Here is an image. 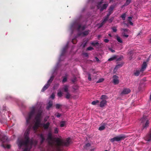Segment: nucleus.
Returning <instances> with one entry per match:
<instances>
[{
	"label": "nucleus",
	"instance_id": "f257e3e1",
	"mask_svg": "<svg viewBox=\"0 0 151 151\" xmlns=\"http://www.w3.org/2000/svg\"><path fill=\"white\" fill-rule=\"evenodd\" d=\"M30 131V129L28 128L26 130L24 135V139L20 141L19 143V145L20 147L24 146L27 147L29 142V134ZM27 148H25L23 151H27Z\"/></svg>",
	"mask_w": 151,
	"mask_h": 151
},
{
	"label": "nucleus",
	"instance_id": "f03ea898",
	"mask_svg": "<svg viewBox=\"0 0 151 151\" xmlns=\"http://www.w3.org/2000/svg\"><path fill=\"white\" fill-rule=\"evenodd\" d=\"M42 113V111L40 109H39L37 112V114L35 117L36 122L33 127V128L35 130H36L40 124Z\"/></svg>",
	"mask_w": 151,
	"mask_h": 151
},
{
	"label": "nucleus",
	"instance_id": "7ed1b4c3",
	"mask_svg": "<svg viewBox=\"0 0 151 151\" xmlns=\"http://www.w3.org/2000/svg\"><path fill=\"white\" fill-rule=\"evenodd\" d=\"M55 142L56 145L58 147L64 145L68 146L71 142V139L70 138H67L65 141H63L59 138L56 139Z\"/></svg>",
	"mask_w": 151,
	"mask_h": 151
},
{
	"label": "nucleus",
	"instance_id": "20e7f679",
	"mask_svg": "<svg viewBox=\"0 0 151 151\" xmlns=\"http://www.w3.org/2000/svg\"><path fill=\"white\" fill-rule=\"evenodd\" d=\"M35 111V107H32V109L28 113L27 116L26 117V123L27 124H30V120L34 114Z\"/></svg>",
	"mask_w": 151,
	"mask_h": 151
},
{
	"label": "nucleus",
	"instance_id": "39448f33",
	"mask_svg": "<svg viewBox=\"0 0 151 151\" xmlns=\"http://www.w3.org/2000/svg\"><path fill=\"white\" fill-rule=\"evenodd\" d=\"M140 120L143 129L147 128L148 127L150 122L147 116H144Z\"/></svg>",
	"mask_w": 151,
	"mask_h": 151
},
{
	"label": "nucleus",
	"instance_id": "423d86ee",
	"mask_svg": "<svg viewBox=\"0 0 151 151\" xmlns=\"http://www.w3.org/2000/svg\"><path fill=\"white\" fill-rule=\"evenodd\" d=\"M126 137L125 135L124 134H122L111 139H110V141L112 142L115 141L119 142L124 140Z\"/></svg>",
	"mask_w": 151,
	"mask_h": 151
},
{
	"label": "nucleus",
	"instance_id": "0eeeda50",
	"mask_svg": "<svg viewBox=\"0 0 151 151\" xmlns=\"http://www.w3.org/2000/svg\"><path fill=\"white\" fill-rule=\"evenodd\" d=\"M47 139L48 141L49 145L52 146L54 145V143L52 137V134L51 132H50L48 133Z\"/></svg>",
	"mask_w": 151,
	"mask_h": 151
},
{
	"label": "nucleus",
	"instance_id": "6e6552de",
	"mask_svg": "<svg viewBox=\"0 0 151 151\" xmlns=\"http://www.w3.org/2000/svg\"><path fill=\"white\" fill-rule=\"evenodd\" d=\"M144 139L146 141H151V129L148 133L144 137Z\"/></svg>",
	"mask_w": 151,
	"mask_h": 151
},
{
	"label": "nucleus",
	"instance_id": "1a4fd4ad",
	"mask_svg": "<svg viewBox=\"0 0 151 151\" xmlns=\"http://www.w3.org/2000/svg\"><path fill=\"white\" fill-rule=\"evenodd\" d=\"M119 77L116 75H114L113 77V83L114 85L117 84L119 83V81L118 79Z\"/></svg>",
	"mask_w": 151,
	"mask_h": 151
},
{
	"label": "nucleus",
	"instance_id": "9d476101",
	"mask_svg": "<svg viewBox=\"0 0 151 151\" xmlns=\"http://www.w3.org/2000/svg\"><path fill=\"white\" fill-rule=\"evenodd\" d=\"M131 92V90L128 88H124L122 92L121 93V95H124L127 94L129 93H130Z\"/></svg>",
	"mask_w": 151,
	"mask_h": 151
},
{
	"label": "nucleus",
	"instance_id": "9b49d317",
	"mask_svg": "<svg viewBox=\"0 0 151 151\" xmlns=\"http://www.w3.org/2000/svg\"><path fill=\"white\" fill-rule=\"evenodd\" d=\"M147 66V63L144 61L143 62L142 66V68L140 69V71L143 72L145 70Z\"/></svg>",
	"mask_w": 151,
	"mask_h": 151
},
{
	"label": "nucleus",
	"instance_id": "f8f14e48",
	"mask_svg": "<svg viewBox=\"0 0 151 151\" xmlns=\"http://www.w3.org/2000/svg\"><path fill=\"white\" fill-rule=\"evenodd\" d=\"M107 101L106 100H102L100 102L99 106L100 107L103 108L107 105Z\"/></svg>",
	"mask_w": 151,
	"mask_h": 151
},
{
	"label": "nucleus",
	"instance_id": "ddd939ff",
	"mask_svg": "<svg viewBox=\"0 0 151 151\" xmlns=\"http://www.w3.org/2000/svg\"><path fill=\"white\" fill-rule=\"evenodd\" d=\"M50 123L49 122H47L46 124H42V125L45 129H48Z\"/></svg>",
	"mask_w": 151,
	"mask_h": 151
},
{
	"label": "nucleus",
	"instance_id": "4468645a",
	"mask_svg": "<svg viewBox=\"0 0 151 151\" xmlns=\"http://www.w3.org/2000/svg\"><path fill=\"white\" fill-rule=\"evenodd\" d=\"M114 7L112 6H110L109 9V12L106 16L107 17H109L110 15L113 13V10L114 9Z\"/></svg>",
	"mask_w": 151,
	"mask_h": 151
},
{
	"label": "nucleus",
	"instance_id": "2eb2a0df",
	"mask_svg": "<svg viewBox=\"0 0 151 151\" xmlns=\"http://www.w3.org/2000/svg\"><path fill=\"white\" fill-rule=\"evenodd\" d=\"M77 25H78L77 30L78 31H79L81 29L82 30H84L86 28V26H81V25L78 24H77Z\"/></svg>",
	"mask_w": 151,
	"mask_h": 151
},
{
	"label": "nucleus",
	"instance_id": "dca6fc26",
	"mask_svg": "<svg viewBox=\"0 0 151 151\" xmlns=\"http://www.w3.org/2000/svg\"><path fill=\"white\" fill-rule=\"evenodd\" d=\"M108 4H104L103 6L100 8V11L101 12H102L104 9H106L108 6Z\"/></svg>",
	"mask_w": 151,
	"mask_h": 151
},
{
	"label": "nucleus",
	"instance_id": "f3484780",
	"mask_svg": "<svg viewBox=\"0 0 151 151\" xmlns=\"http://www.w3.org/2000/svg\"><path fill=\"white\" fill-rule=\"evenodd\" d=\"M7 139L6 136H5L2 134H0V140L1 141H4L5 140Z\"/></svg>",
	"mask_w": 151,
	"mask_h": 151
},
{
	"label": "nucleus",
	"instance_id": "a211bd4d",
	"mask_svg": "<svg viewBox=\"0 0 151 151\" xmlns=\"http://www.w3.org/2000/svg\"><path fill=\"white\" fill-rule=\"evenodd\" d=\"M7 139L6 136H5L2 134H0V140L1 141H4L5 140Z\"/></svg>",
	"mask_w": 151,
	"mask_h": 151
},
{
	"label": "nucleus",
	"instance_id": "6ab92c4d",
	"mask_svg": "<svg viewBox=\"0 0 151 151\" xmlns=\"http://www.w3.org/2000/svg\"><path fill=\"white\" fill-rule=\"evenodd\" d=\"M50 86V84L47 83L45 84V85L42 88V89L41 90V91L42 92H44L46 90L49 86Z\"/></svg>",
	"mask_w": 151,
	"mask_h": 151
},
{
	"label": "nucleus",
	"instance_id": "aec40b11",
	"mask_svg": "<svg viewBox=\"0 0 151 151\" xmlns=\"http://www.w3.org/2000/svg\"><path fill=\"white\" fill-rule=\"evenodd\" d=\"M40 137L41 139L40 143L41 144L45 140V138L44 137L43 135L42 134H41L40 135Z\"/></svg>",
	"mask_w": 151,
	"mask_h": 151
},
{
	"label": "nucleus",
	"instance_id": "412c9836",
	"mask_svg": "<svg viewBox=\"0 0 151 151\" xmlns=\"http://www.w3.org/2000/svg\"><path fill=\"white\" fill-rule=\"evenodd\" d=\"M100 99L102 100H106L108 99V97L105 95H103L101 96Z\"/></svg>",
	"mask_w": 151,
	"mask_h": 151
},
{
	"label": "nucleus",
	"instance_id": "4be33fe9",
	"mask_svg": "<svg viewBox=\"0 0 151 151\" xmlns=\"http://www.w3.org/2000/svg\"><path fill=\"white\" fill-rule=\"evenodd\" d=\"M141 72H142L143 71H140V70H137L135 72H134V74L136 76H138Z\"/></svg>",
	"mask_w": 151,
	"mask_h": 151
},
{
	"label": "nucleus",
	"instance_id": "5701e85b",
	"mask_svg": "<svg viewBox=\"0 0 151 151\" xmlns=\"http://www.w3.org/2000/svg\"><path fill=\"white\" fill-rule=\"evenodd\" d=\"M63 89L65 92H68V86L67 85H65L63 88Z\"/></svg>",
	"mask_w": 151,
	"mask_h": 151
},
{
	"label": "nucleus",
	"instance_id": "b1692460",
	"mask_svg": "<svg viewBox=\"0 0 151 151\" xmlns=\"http://www.w3.org/2000/svg\"><path fill=\"white\" fill-rule=\"evenodd\" d=\"M52 105V101H50L48 104V106H47L46 108L47 109H49V108L51 107Z\"/></svg>",
	"mask_w": 151,
	"mask_h": 151
},
{
	"label": "nucleus",
	"instance_id": "393cba45",
	"mask_svg": "<svg viewBox=\"0 0 151 151\" xmlns=\"http://www.w3.org/2000/svg\"><path fill=\"white\" fill-rule=\"evenodd\" d=\"M54 77L53 76H51L50 79L47 82V83L49 84L50 85V84L52 82V81H53V78H54Z\"/></svg>",
	"mask_w": 151,
	"mask_h": 151
},
{
	"label": "nucleus",
	"instance_id": "a878e982",
	"mask_svg": "<svg viewBox=\"0 0 151 151\" xmlns=\"http://www.w3.org/2000/svg\"><path fill=\"white\" fill-rule=\"evenodd\" d=\"M90 31L89 30H86L83 32L82 34L84 36L87 35H88Z\"/></svg>",
	"mask_w": 151,
	"mask_h": 151
},
{
	"label": "nucleus",
	"instance_id": "bb28decb",
	"mask_svg": "<svg viewBox=\"0 0 151 151\" xmlns=\"http://www.w3.org/2000/svg\"><path fill=\"white\" fill-rule=\"evenodd\" d=\"M106 124H104V125H102L99 127V130L100 131H101L104 130L105 129V126Z\"/></svg>",
	"mask_w": 151,
	"mask_h": 151
},
{
	"label": "nucleus",
	"instance_id": "cd10ccee",
	"mask_svg": "<svg viewBox=\"0 0 151 151\" xmlns=\"http://www.w3.org/2000/svg\"><path fill=\"white\" fill-rule=\"evenodd\" d=\"M70 96L71 95L70 94L69 92L67 93L65 95V98L67 99H70Z\"/></svg>",
	"mask_w": 151,
	"mask_h": 151
},
{
	"label": "nucleus",
	"instance_id": "c85d7f7f",
	"mask_svg": "<svg viewBox=\"0 0 151 151\" xmlns=\"http://www.w3.org/2000/svg\"><path fill=\"white\" fill-rule=\"evenodd\" d=\"M116 55H114L113 57L110 58L108 60V61H112L115 59H116Z\"/></svg>",
	"mask_w": 151,
	"mask_h": 151
},
{
	"label": "nucleus",
	"instance_id": "c756f323",
	"mask_svg": "<svg viewBox=\"0 0 151 151\" xmlns=\"http://www.w3.org/2000/svg\"><path fill=\"white\" fill-rule=\"evenodd\" d=\"M109 18V17H107V16H106L104 17V19L103 20H102V22L103 23L105 24L106 23V22L108 20Z\"/></svg>",
	"mask_w": 151,
	"mask_h": 151
},
{
	"label": "nucleus",
	"instance_id": "7c9ffc66",
	"mask_svg": "<svg viewBox=\"0 0 151 151\" xmlns=\"http://www.w3.org/2000/svg\"><path fill=\"white\" fill-rule=\"evenodd\" d=\"M65 124V122L63 121H62L60 123V127H63Z\"/></svg>",
	"mask_w": 151,
	"mask_h": 151
},
{
	"label": "nucleus",
	"instance_id": "2f4dec72",
	"mask_svg": "<svg viewBox=\"0 0 151 151\" xmlns=\"http://www.w3.org/2000/svg\"><path fill=\"white\" fill-rule=\"evenodd\" d=\"M99 101L98 100H96V101H93L91 102V104L93 105H95L99 103Z\"/></svg>",
	"mask_w": 151,
	"mask_h": 151
},
{
	"label": "nucleus",
	"instance_id": "473e14b6",
	"mask_svg": "<svg viewBox=\"0 0 151 151\" xmlns=\"http://www.w3.org/2000/svg\"><path fill=\"white\" fill-rule=\"evenodd\" d=\"M103 1H101L100 2H99V3H98V4L97 6V8L98 9H100V8L101 7V4H102L103 3Z\"/></svg>",
	"mask_w": 151,
	"mask_h": 151
},
{
	"label": "nucleus",
	"instance_id": "72a5a7b5",
	"mask_svg": "<svg viewBox=\"0 0 151 151\" xmlns=\"http://www.w3.org/2000/svg\"><path fill=\"white\" fill-rule=\"evenodd\" d=\"M91 145V144L89 143H88L86 144L83 147L84 149H87V147H90Z\"/></svg>",
	"mask_w": 151,
	"mask_h": 151
},
{
	"label": "nucleus",
	"instance_id": "f704fd0d",
	"mask_svg": "<svg viewBox=\"0 0 151 151\" xmlns=\"http://www.w3.org/2000/svg\"><path fill=\"white\" fill-rule=\"evenodd\" d=\"M121 31H123V32L122 33V34H125L129 30L127 29H122Z\"/></svg>",
	"mask_w": 151,
	"mask_h": 151
},
{
	"label": "nucleus",
	"instance_id": "c9c22d12",
	"mask_svg": "<svg viewBox=\"0 0 151 151\" xmlns=\"http://www.w3.org/2000/svg\"><path fill=\"white\" fill-rule=\"evenodd\" d=\"M126 15L125 13L123 14L121 16V17L122 18L123 20H125V19Z\"/></svg>",
	"mask_w": 151,
	"mask_h": 151
},
{
	"label": "nucleus",
	"instance_id": "e433bc0d",
	"mask_svg": "<svg viewBox=\"0 0 151 151\" xmlns=\"http://www.w3.org/2000/svg\"><path fill=\"white\" fill-rule=\"evenodd\" d=\"M116 39L117 41L120 43H122V40H121L119 36H117Z\"/></svg>",
	"mask_w": 151,
	"mask_h": 151
},
{
	"label": "nucleus",
	"instance_id": "4c0bfd02",
	"mask_svg": "<svg viewBox=\"0 0 151 151\" xmlns=\"http://www.w3.org/2000/svg\"><path fill=\"white\" fill-rule=\"evenodd\" d=\"M131 2V0H126V2L124 5L127 6Z\"/></svg>",
	"mask_w": 151,
	"mask_h": 151
},
{
	"label": "nucleus",
	"instance_id": "58836bf2",
	"mask_svg": "<svg viewBox=\"0 0 151 151\" xmlns=\"http://www.w3.org/2000/svg\"><path fill=\"white\" fill-rule=\"evenodd\" d=\"M91 45L93 46H98L99 43L98 42H92L91 43Z\"/></svg>",
	"mask_w": 151,
	"mask_h": 151
},
{
	"label": "nucleus",
	"instance_id": "ea45409f",
	"mask_svg": "<svg viewBox=\"0 0 151 151\" xmlns=\"http://www.w3.org/2000/svg\"><path fill=\"white\" fill-rule=\"evenodd\" d=\"M66 49L65 48H63V49L62 52L61 53V56H63L65 53L66 51Z\"/></svg>",
	"mask_w": 151,
	"mask_h": 151
},
{
	"label": "nucleus",
	"instance_id": "a19ab883",
	"mask_svg": "<svg viewBox=\"0 0 151 151\" xmlns=\"http://www.w3.org/2000/svg\"><path fill=\"white\" fill-rule=\"evenodd\" d=\"M66 49L65 48H63V49L62 52L61 53V56H63L65 53L66 51Z\"/></svg>",
	"mask_w": 151,
	"mask_h": 151
},
{
	"label": "nucleus",
	"instance_id": "79ce46f5",
	"mask_svg": "<svg viewBox=\"0 0 151 151\" xmlns=\"http://www.w3.org/2000/svg\"><path fill=\"white\" fill-rule=\"evenodd\" d=\"M122 63L118 64L116 66L115 68H119L121 67L123 65Z\"/></svg>",
	"mask_w": 151,
	"mask_h": 151
},
{
	"label": "nucleus",
	"instance_id": "37998d69",
	"mask_svg": "<svg viewBox=\"0 0 151 151\" xmlns=\"http://www.w3.org/2000/svg\"><path fill=\"white\" fill-rule=\"evenodd\" d=\"M72 42L73 44H76L77 42V40L76 38H74L72 39Z\"/></svg>",
	"mask_w": 151,
	"mask_h": 151
},
{
	"label": "nucleus",
	"instance_id": "c03bdc74",
	"mask_svg": "<svg viewBox=\"0 0 151 151\" xmlns=\"http://www.w3.org/2000/svg\"><path fill=\"white\" fill-rule=\"evenodd\" d=\"M112 29L114 32H116L117 31L116 27L115 26L113 27H112Z\"/></svg>",
	"mask_w": 151,
	"mask_h": 151
},
{
	"label": "nucleus",
	"instance_id": "a18cd8bd",
	"mask_svg": "<svg viewBox=\"0 0 151 151\" xmlns=\"http://www.w3.org/2000/svg\"><path fill=\"white\" fill-rule=\"evenodd\" d=\"M67 81V78L66 77H64L63 78V79L62 80V82L64 83L65 82H66Z\"/></svg>",
	"mask_w": 151,
	"mask_h": 151
},
{
	"label": "nucleus",
	"instance_id": "49530a36",
	"mask_svg": "<svg viewBox=\"0 0 151 151\" xmlns=\"http://www.w3.org/2000/svg\"><path fill=\"white\" fill-rule=\"evenodd\" d=\"M57 95H58V96L59 97H61V96H62V93L60 91L58 92V93Z\"/></svg>",
	"mask_w": 151,
	"mask_h": 151
},
{
	"label": "nucleus",
	"instance_id": "de8ad7c7",
	"mask_svg": "<svg viewBox=\"0 0 151 151\" xmlns=\"http://www.w3.org/2000/svg\"><path fill=\"white\" fill-rule=\"evenodd\" d=\"M58 132V128H55L54 129V133L55 134H57Z\"/></svg>",
	"mask_w": 151,
	"mask_h": 151
},
{
	"label": "nucleus",
	"instance_id": "09e8293b",
	"mask_svg": "<svg viewBox=\"0 0 151 151\" xmlns=\"http://www.w3.org/2000/svg\"><path fill=\"white\" fill-rule=\"evenodd\" d=\"M104 80L103 78H100L96 82L97 83H100L102 82Z\"/></svg>",
	"mask_w": 151,
	"mask_h": 151
},
{
	"label": "nucleus",
	"instance_id": "8fccbe9b",
	"mask_svg": "<svg viewBox=\"0 0 151 151\" xmlns=\"http://www.w3.org/2000/svg\"><path fill=\"white\" fill-rule=\"evenodd\" d=\"M55 116L59 118L61 116V114L59 113H56L55 114Z\"/></svg>",
	"mask_w": 151,
	"mask_h": 151
},
{
	"label": "nucleus",
	"instance_id": "3c124183",
	"mask_svg": "<svg viewBox=\"0 0 151 151\" xmlns=\"http://www.w3.org/2000/svg\"><path fill=\"white\" fill-rule=\"evenodd\" d=\"M61 106V105L59 104H57L56 105V107L57 109H59Z\"/></svg>",
	"mask_w": 151,
	"mask_h": 151
},
{
	"label": "nucleus",
	"instance_id": "603ef678",
	"mask_svg": "<svg viewBox=\"0 0 151 151\" xmlns=\"http://www.w3.org/2000/svg\"><path fill=\"white\" fill-rule=\"evenodd\" d=\"M93 49V48L91 46L88 47L87 48V50H91Z\"/></svg>",
	"mask_w": 151,
	"mask_h": 151
},
{
	"label": "nucleus",
	"instance_id": "864d4df0",
	"mask_svg": "<svg viewBox=\"0 0 151 151\" xmlns=\"http://www.w3.org/2000/svg\"><path fill=\"white\" fill-rule=\"evenodd\" d=\"M88 80L89 81H91V75L90 74H89V73H88Z\"/></svg>",
	"mask_w": 151,
	"mask_h": 151
},
{
	"label": "nucleus",
	"instance_id": "5fc2aeb1",
	"mask_svg": "<svg viewBox=\"0 0 151 151\" xmlns=\"http://www.w3.org/2000/svg\"><path fill=\"white\" fill-rule=\"evenodd\" d=\"M104 24L102 22L101 23L99 24V28H100Z\"/></svg>",
	"mask_w": 151,
	"mask_h": 151
},
{
	"label": "nucleus",
	"instance_id": "6e6d98bb",
	"mask_svg": "<svg viewBox=\"0 0 151 151\" xmlns=\"http://www.w3.org/2000/svg\"><path fill=\"white\" fill-rule=\"evenodd\" d=\"M114 20V18L113 17H111V18H110L109 19V22L111 23L112 22V21Z\"/></svg>",
	"mask_w": 151,
	"mask_h": 151
},
{
	"label": "nucleus",
	"instance_id": "4d7b16f0",
	"mask_svg": "<svg viewBox=\"0 0 151 151\" xmlns=\"http://www.w3.org/2000/svg\"><path fill=\"white\" fill-rule=\"evenodd\" d=\"M122 58H123V57L122 56L120 57L117 58V61H120L122 60Z\"/></svg>",
	"mask_w": 151,
	"mask_h": 151
},
{
	"label": "nucleus",
	"instance_id": "13d9d810",
	"mask_svg": "<svg viewBox=\"0 0 151 151\" xmlns=\"http://www.w3.org/2000/svg\"><path fill=\"white\" fill-rule=\"evenodd\" d=\"M109 50H110L112 52H115V51L114 50H113L111 48H109Z\"/></svg>",
	"mask_w": 151,
	"mask_h": 151
},
{
	"label": "nucleus",
	"instance_id": "bf43d9fd",
	"mask_svg": "<svg viewBox=\"0 0 151 151\" xmlns=\"http://www.w3.org/2000/svg\"><path fill=\"white\" fill-rule=\"evenodd\" d=\"M76 77H75L74 78H73V79L72 80V81L73 83H74L76 81Z\"/></svg>",
	"mask_w": 151,
	"mask_h": 151
},
{
	"label": "nucleus",
	"instance_id": "052dcab7",
	"mask_svg": "<svg viewBox=\"0 0 151 151\" xmlns=\"http://www.w3.org/2000/svg\"><path fill=\"white\" fill-rule=\"evenodd\" d=\"M104 41L106 43H108L109 41V40L107 39H105L104 40Z\"/></svg>",
	"mask_w": 151,
	"mask_h": 151
},
{
	"label": "nucleus",
	"instance_id": "680f3d73",
	"mask_svg": "<svg viewBox=\"0 0 151 151\" xmlns=\"http://www.w3.org/2000/svg\"><path fill=\"white\" fill-rule=\"evenodd\" d=\"M123 34V36L124 37H125L127 38L129 36V35H125V34Z\"/></svg>",
	"mask_w": 151,
	"mask_h": 151
},
{
	"label": "nucleus",
	"instance_id": "e2e57ef3",
	"mask_svg": "<svg viewBox=\"0 0 151 151\" xmlns=\"http://www.w3.org/2000/svg\"><path fill=\"white\" fill-rule=\"evenodd\" d=\"M128 21H131L132 19V17H128Z\"/></svg>",
	"mask_w": 151,
	"mask_h": 151
},
{
	"label": "nucleus",
	"instance_id": "0e129e2a",
	"mask_svg": "<svg viewBox=\"0 0 151 151\" xmlns=\"http://www.w3.org/2000/svg\"><path fill=\"white\" fill-rule=\"evenodd\" d=\"M128 23L130 24L131 25H132L133 23L131 21H128Z\"/></svg>",
	"mask_w": 151,
	"mask_h": 151
},
{
	"label": "nucleus",
	"instance_id": "69168bd1",
	"mask_svg": "<svg viewBox=\"0 0 151 151\" xmlns=\"http://www.w3.org/2000/svg\"><path fill=\"white\" fill-rule=\"evenodd\" d=\"M51 98L52 99H54L55 97V95L53 94H52L51 95Z\"/></svg>",
	"mask_w": 151,
	"mask_h": 151
},
{
	"label": "nucleus",
	"instance_id": "338daca9",
	"mask_svg": "<svg viewBox=\"0 0 151 151\" xmlns=\"http://www.w3.org/2000/svg\"><path fill=\"white\" fill-rule=\"evenodd\" d=\"M11 147V146L10 145H8L6 146V147L8 149H9Z\"/></svg>",
	"mask_w": 151,
	"mask_h": 151
},
{
	"label": "nucleus",
	"instance_id": "774afa93",
	"mask_svg": "<svg viewBox=\"0 0 151 151\" xmlns=\"http://www.w3.org/2000/svg\"><path fill=\"white\" fill-rule=\"evenodd\" d=\"M95 59L97 61H99V59L97 57H95Z\"/></svg>",
	"mask_w": 151,
	"mask_h": 151
}]
</instances>
